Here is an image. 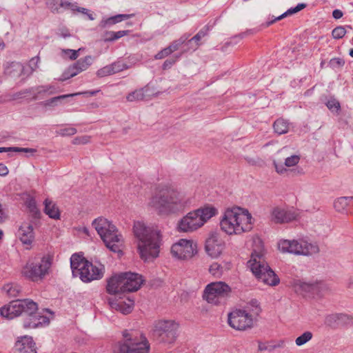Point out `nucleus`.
Returning a JSON list of instances; mask_svg holds the SVG:
<instances>
[{
	"label": "nucleus",
	"mask_w": 353,
	"mask_h": 353,
	"mask_svg": "<svg viewBox=\"0 0 353 353\" xmlns=\"http://www.w3.org/2000/svg\"><path fill=\"white\" fill-rule=\"evenodd\" d=\"M191 204V199L172 186L159 188L150 199L148 205L160 216L183 212Z\"/></svg>",
	"instance_id": "f257e3e1"
},
{
	"label": "nucleus",
	"mask_w": 353,
	"mask_h": 353,
	"mask_svg": "<svg viewBox=\"0 0 353 353\" xmlns=\"http://www.w3.org/2000/svg\"><path fill=\"white\" fill-rule=\"evenodd\" d=\"M133 232L141 259L149 262L157 258L161 244V231L145 225L143 222L137 221L133 225Z\"/></svg>",
	"instance_id": "f03ea898"
},
{
	"label": "nucleus",
	"mask_w": 353,
	"mask_h": 353,
	"mask_svg": "<svg viewBox=\"0 0 353 353\" xmlns=\"http://www.w3.org/2000/svg\"><path fill=\"white\" fill-rule=\"evenodd\" d=\"M252 219L251 214L246 209L228 208L220 220L221 229L228 235H239L252 229Z\"/></svg>",
	"instance_id": "7ed1b4c3"
},
{
	"label": "nucleus",
	"mask_w": 353,
	"mask_h": 353,
	"mask_svg": "<svg viewBox=\"0 0 353 353\" xmlns=\"http://www.w3.org/2000/svg\"><path fill=\"white\" fill-rule=\"evenodd\" d=\"M105 246L114 252H120L123 245V238L117 227L103 217L95 219L92 223Z\"/></svg>",
	"instance_id": "20e7f679"
},
{
	"label": "nucleus",
	"mask_w": 353,
	"mask_h": 353,
	"mask_svg": "<svg viewBox=\"0 0 353 353\" xmlns=\"http://www.w3.org/2000/svg\"><path fill=\"white\" fill-rule=\"evenodd\" d=\"M216 213L217 210L210 205L191 211L178 221L176 230L179 232H193L201 228Z\"/></svg>",
	"instance_id": "39448f33"
},
{
	"label": "nucleus",
	"mask_w": 353,
	"mask_h": 353,
	"mask_svg": "<svg viewBox=\"0 0 353 353\" xmlns=\"http://www.w3.org/2000/svg\"><path fill=\"white\" fill-rule=\"evenodd\" d=\"M70 267L72 275L75 277H79L85 283L101 279L105 272V268L103 265H93L82 255L77 253L73 254L70 257Z\"/></svg>",
	"instance_id": "423d86ee"
},
{
	"label": "nucleus",
	"mask_w": 353,
	"mask_h": 353,
	"mask_svg": "<svg viewBox=\"0 0 353 353\" xmlns=\"http://www.w3.org/2000/svg\"><path fill=\"white\" fill-rule=\"evenodd\" d=\"M248 263L259 281L270 286H275L279 283V278L264 261L261 250H254Z\"/></svg>",
	"instance_id": "0eeeda50"
},
{
	"label": "nucleus",
	"mask_w": 353,
	"mask_h": 353,
	"mask_svg": "<svg viewBox=\"0 0 353 353\" xmlns=\"http://www.w3.org/2000/svg\"><path fill=\"white\" fill-rule=\"evenodd\" d=\"M123 336V341L119 345L118 353H148L149 342L140 331L125 330Z\"/></svg>",
	"instance_id": "6e6552de"
},
{
	"label": "nucleus",
	"mask_w": 353,
	"mask_h": 353,
	"mask_svg": "<svg viewBox=\"0 0 353 353\" xmlns=\"http://www.w3.org/2000/svg\"><path fill=\"white\" fill-rule=\"evenodd\" d=\"M52 263V258L49 255L29 261L23 267L22 274L32 281L41 280L49 273Z\"/></svg>",
	"instance_id": "1a4fd4ad"
},
{
	"label": "nucleus",
	"mask_w": 353,
	"mask_h": 353,
	"mask_svg": "<svg viewBox=\"0 0 353 353\" xmlns=\"http://www.w3.org/2000/svg\"><path fill=\"white\" fill-rule=\"evenodd\" d=\"M278 248L283 253L288 252L295 255L308 256L316 254L319 251L316 244L308 243L303 239H282L279 241Z\"/></svg>",
	"instance_id": "9d476101"
},
{
	"label": "nucleus",
	"mask_w": 353,
	"mask_h": 353,
	"mask_svg": "<svg viewBox=\"0 0 353 353\" xmlns=\"http://www.w3.org/2000/svg\"><path fill=\"white\" fill-rule=\"evenodd\" d=\"M231 293L232 289L227 283L216 281L206 285L203 296L208 303L217 305L225 303Z\"/></svg>",
	"instance_id": "9b49d317"
},
{
	"label": "nucleus",
	"mask_w": 353,
	"mask_h": 353,
	"mask_svg": "<svg viewBox=\"0 0 353 353\" xmlns=\"http://www.w3.org/2000/svg\"><path fill=\"white\" fill-rule=\"evenodd\" d=\"M179 325L174 321L159 320L154 323L153 335L160 342L172 344L178 336Z\"/></svg>",
	"instance_id": "f8f14e48"
},
{
	"label": "nucleus",
	"mask_w": 353,
	"mask_h": 353,
	"mask_svg": "<svg viewBox=\"0 0 353 353\" xmlns=\"http://www.w3.org/2000/svg\"><path fill=\"white\" fill-rule=\"evenodd\" d=\"M37 310V304L33 301L30 299H17L0 308V314L8 319H12L23 313L32 314Z\"/></svg>",
	"instance_id": "ddd939ff"
},
{
	"label": "nucleus",
	"mask_w": 353,
	"mask_h": 353,
	"mask_svg": "<svg viewBox=\"0 0 353 353\" xmlns=\"http://www.w3.org/2000/svg\"><path fill=\"white\" fill-rule=\"evenodd\" d=\"M171 253L179 259H189L197 253V245L192 240L181 239L172 245Z\"/></svg>",
	"instance_id": "4468645a"
},
{
	"label": "nucleus",
	"mask_w": 353,
	"mask_h": 353,
	"mask_svg": "<svg viewBox=\"0 0 353 353\" xmlns=\"http://www.w3.org/2000/svg\"><path fill=\"white\" fill-rule=\"evenodd\" d=\"M228 323L230 327L237 330H245L253 327V318L243 310H235L228 314Z\"/></svg>",
	"instance_id": "2eb2a0df"
},
{
	"label": "nucleus",
	"mask_w": 353,
	"mask_h": 353,
	"mask_svg": "<svg viewBox=\"0 0 353 353\" xmlns=\"http://www.w3.org/2000/svg\"><path fill=\"white\" fill-rule=\"evenodd\" d=\"M225 248V243L221 234L216 231L210 232L205 244V250L208 255L212 258H218Z\"/></svg>",
	"instance_id": "dca6fc26"
},
{
	"label": "nucleus",
	"mask_w": 353,
	"mask_h": 353,
	"mask_svg": "<svg viewBox=\"0 0 353 353\" xmlns=\"http://www.w3.org/2000/svg\"><path fill=\"white\" fill-rule=\"evenodd\" d=\"M124 291H137L143 283L141 275L130 272H123Z\"/></svg>",
	"instance_id": "f3484780"
},
{
	"label": "nucleus",
	"mask_w": 353,
	"mask_h": 353,
	"mask_svg": "<svg viewBox=\"0 0 353 353\" xmlns=\"http://www.w3.org/2000/svg\"><path fill=\"white\" fill-rule=\"evenodd\" d=\"M14 347L18 353H37L36 344L31 336L19 338Z\"/></svg>",
	"instance_id": "a211bd4d"
},
{
	"label": "nucleus",
	"mask_w": 353,
	"mask_h": 353,
	"mask_svg": "<svg viewBox=\"0 0 353 353\" xmlns=\"http://www.w3.org/2000/svg\"><path fill=\"white\" fill-rule=\"evenodd\" d=\"M109 304L110 307L116 310L123 314H130L134 305V301L130 298H127L126 299H118L114 300H109Z\"/></svg>",
	"instance_id": "6ab92c4d"
},
{
	"label": "nucleus",
	"mask_w": 353,
	"mask_h": 353,
	"mask_svg": "<svg viewBox=\"0 0 353 353\" xmlns=\"http://www.w3.org/2000/svg\"><path fill=\"white\" fill-rule=\"evenodd\" d=\"M123 274H116L110 277L107 281L106 290L109 294H115L120 292H125L123 288Z\"/></svg>",
	"instance_id": "aec40b11"
},
{
	"label": "nucleus",
	"mask_w": 353,
	"mask_h": 353,
	"mask_svg": "<svg viewBox=\"0 0 353 353\" xmlns=\"http://www.w3.org/2000/svg\"><path fill=\"white\" fill-rule=\"evenodd\" d=\"M272 218L275 223H283L295 219L296 214L291 211L277 207L273 209L272 212Z\"/></svg>",
	"instance_id": "412c9836"
},
{
	"label": "nucleus",
	"mask_w": 353,
	"mask_h": 353,
	"mask_svg": "<svg viewBox=\"0 0 353 353\" xmlns=\"http://www.w3.org/2000/svg\"><path fill=\"white\" fill-rule=\"evenodd\" d=\"M19 235L23 244L30 245L34 238L32 225L30 223H23L19 228Z\"/></svg>",
	"instance_id": "4be33fe9"
},
{
	"label": "nucleus",
	"mask_w": 353,
	"mask_h": 353,
	"mask_svg": "<svg viewBox=\"0 0 353 353\" xmlns=\"http://www.w3.org/2000/svg\"><path fill=\"white\" fill-rule=\"evenodd\" d=\"M300 161V156L296 154L291 155L290 157H286L285 159L284 165L282 163H277L274 161L273 164L275 170L278 174H283L287 172L285 167H292L299 163Z\"/></svg>",
	"instance_id": "5701e85b"
},
{
	"label": "nucleus",
	"mask_w": 353,
	"mask_h": 353,
	"mask_svg": "<svg viewBox=\"0 0 353 353\" xmlns=\"http://www.w3.org/2000/svg\"><path fill=\"white\" fill-rule=\"evenodd\" d=\"M134 16V14H119L107 19H103L101 21L99 27L101 28H108L121 21L127 20Z\"/></svg>",
	"instance_id": "b1692460"
},
{
	"label": "nucleus",
	"mask_w": 353,
	"mask_h": 353,
	"mask_svg": "<svg viewBox=\"0 0 353 353\" xmlns=\"http://www.w3.org/2000/svg\"><path fill=\"white\" fill-rule=\"evenodd\" d=\"M94 61V58L90 56H85L83 58H81L77 61L75 63L72 64L70 66L72 68V70L76 72V74L85 71L87 69L89 68V67L92 64Z\"/></svg>",
	"instance_id": "393cba45"
},
{
	"label": "nucleus",
	"mask_w": 353,
	"mask_h": 353,
	"mask_svg": "<svg viewBox=\"0 0 353 353\" xmlns=\"http://www.w3.org/2000/svg\"><path fill=\"white\" fill-rule=\"evenodd\" d=\"M43 204L45 205L44 212L48 216L53 219H60V212L57 205L51 200L46 199Z\"/></svg>",
	"instance_id": "a878e982"
},
{
	"label": "nucleus",
	"mask_w": 353,
	"mask_h": 353,
	"mask_svg": "<svg viewBox=\"0 0 353 353\" xmlns=\"http://www.w3.org/2000/svg\"><path fill=\"white\" fill-rule=\"evenodd\" d=\"M41 321L39 320L38 312H33L32 314H27V318L23 321V327L26 329L37 328L41 327Z\"/></svg>",
	"instance_id": "bb28decb"
},
{
	"label": "nucleus",
	"mask_w": 353,
	"mask_h": 353,
	"mask_svg": "<svg viewBox=\"0 0 353 353\" xmlns=\"http://www.w3.org/2000/svg\"><path fill=\"white\" fill-rule=\"evenodd\" d=\"M208 32V28L205 26L203 28H202L201 30H200L199 31V32L195 36H194L192 39H190L189 40L188 39L187 44L190 45V48L193 50H196L197 48L200 46L199 41H201V39L202 38H203L204 37H205L207 35Z\"/></svg>",
	"instance_id": "cd10ccee"
},
{
	"label": "nucleus",
	"mask_w": 353,
	"mask_h": 353,
	"mask_svg": "<svg viewBox=\"0 0 353 353\" xmlns=\"http://www.w3.org/2000/svg\"><path fill=\"white\" fill-rule=\"evenodd\" d=\"M81 93H73V94H63L60 95L57 97H52L50 99H48L43 102V104L46 107H55L58 105L61 104L62 101L65 99H67L68 97H72L74 96H77L80 94Z\"/></svg>",
	"instance_id": "c85d7f7f"
},
{
	"label": "nucleus",
	"mask_w": 353,
	"mask_h": 353,
	"mask_svg": "<svg viewBox=\"0 0 353 353\" xmlns=\"http://www.w3.org/2000/svg\"><path fill=\"white\" fill-rule=\"evenodd\" d=\"M352 196H342L336 199L334 202V208L338 212H343L346 208L351 205Z\"/></svg>",
	"instance_id": "c756f323"
},
{
	"label": "nucleus",
	"mask_w": 353,
	"mask_h": 353,
	"mask_svg": "<svg viewBox=\"0 0 353 353\" xmlns=\"http://www.w3.org/2000/svg\"><path fill=\"white\" fill-rule=\"evenodd\" d=\"M129 30H119L117 32L107 31L104 33L103 40L106 42L114 41L129 34Z\"/></svg>",
	"instance_id": "7c9ffc66"
},
{
	"label": "nucleus",
	"mask_w": 353,
	"mask_h": 353,
	"mask_svg": "<svg viewBox=\"0 0 353 353\" xmlns=\"http://www.w3.org/2000/svg\"><path fill=\"white\" fill-rule=\"evenodd\" d=\"M34 90L37 94H48L52 95L60 92L59 88L52 84L39 85L36 87Z\"/></svg>",
	"instance_id": "2f4dec72"
},
{
	"label": "nucleus",
	"mask_w": 353,
	"mask_h": 353,
	"mask_svg": "<svg viewBox=\"0 0 353 353\" xmlns=\"http://www.w3.org/2000/svg\"><path fill=\"white\" fill-rule=\"evenodd\" d=\"M316 288L314 284L305 283L301 281H297L294 283L295 291L300 294L311 292Z\"/></svg>",
	"instance_id": "473e14b6"
},
{
	"label": "nucleus",
	"mask_w": 353,
	"mask_h": 353,
	"mask_svg": "<svg viewBox=\"0 0 353 353\" xmlns=\"http://www.w3.org/2000/svg\"><path fill=\"white\" fill-rule=\"evenodd\" d=\"M243 311L248 312L253 318V319L258 316L261 312L259 303L256 300H252L245 307Z\"/></svg>",
	"instance_id": "72a5a7b5"
},
{
	"label": "nucleus",
	"mask_w": 353,
	"mask_h": 353,
	"mask_svg": "<svg viewBox=\"0 0 353 353\" xmlns=\"http://www.w3.org/2000/svg\"><path fill=\"white\" fill-rule=\"evenodd\" d=\"M61 6L62 7V11L70 10L71 11H77L83 14H87L88 11L86 8L79 7L77 2H72L68 0H63Z\"/></svg>",
	"instance_id": "f704fd0d"
},
{
	"label": "nucleus",
	"mask_w": 353,
	"mask_h": 353,
	"mask_svg": "<svg viewBox=\"0 0 353 353\" xmlns=\"http://www.w3.org/2000/svg\"><path fill=\"white\" fill-rule=\"evenodd\" d=\"M273 127L276 133L283 134L288 132L289 124L286 121L279 119L274 122Z\"/></svg>",
	"instance_id": "c9c22d12"
},
{
	"label": "nucleus",
	"mask_w": 353,
	"mask_h": 353,
	"mask_svg": "<svg viewBox=\"0 0 353 353\" xmlns=\"http://www.w3.org/2000/svg\"><path fill=\"white\" fill-rule=\"evenodd\" d=\"M63 0H46V5L47 8L53 13L62 12L61 4Z\"/></svg>",
	"instance_id": "e433bc0d"
},
{
	"label": "nucleus",
	"mask_w": 353,
	"mask_h": 353,
	"mask_svg": "<svg viewBox=\"0 0 353 353\" xmlns=\"http://www.w3.org/2000/svg\"><path fill=\"white\" fill-rule=\"evenodd\" d=\"M28 152L34 154L37 152L36 149L29 148H19V147H9V148H0V152Z\"/></svg>",
	"instance_id": "4c0bfd02"
},
{
	"label": "nucleus",
	"mask_w": 353,
	"mask_h": 353,
	"mask_svg": "<svg viewBox=\"0 0 353 353\" xmlns=\"http://www.w3.org/2000/svg\"><path fill=\"white\" fill-rule=\"evenodd\" d=\"M209 272L214 276L220 278L224 272V268L217 262H214L210 265Z\"/></svg>",
	"instance_id": "58836bf2"
},
{
	"label": "nucleus",
	"mask_w": 353,
	"mask_h": 353,
	"mask_svg": "<svg viewBox=\"0 0 353 353\" xmlns=\"http://www.w3.org/2000/svg\"><path fill=\"white\" fill-rule=\"evenodd\" d=\"M188 35L183 34L179 39L174 41L168 48L172 53L179 50V48L188 41Z\"/></svg>",
	"instance_id": "ea45409f"
},
{
	"label": "nucleus",
	"mask_w": 353,
	"mask_h": 353,
	"mask_svg": "<svg viewBox=\"0 0 353 353\" xmlns=\"http://www.w3.org/2000/svg\"><path fill=\"white\" fill-rule=\"evenodd\" d=\"M144 92L143 89L136 90L132 92H130L127 97L126 99L128 101H141L144 99Z\"/></svg>",
	"instance_id": "a19ab883"
},
{
	"label": "nucleus",
	"mask_w": 353,
	"mask_h": 353,
	"mask_svg": "<svg viewBox=\"0 0 353 353\" xmlns=\"http://www.w3.org/2000/svg\"><path fill=\"white\" fill-rule=\"evenodd\" d=\"M313 334L310 331L303 332L301 336H298L295 340L297 346H301L312 339Z\"/></svg>",
	"instance_id": "79ce46f5"
},
{
	"label": "nucleus",
	"mask_w": 353,
	"mask_h": 353,
	"mask_svg": "<svg viewBox=\"0 0 353 353\" xmlns=\"http://www.w3.org/2000/svg\"><path fill=\"white\" fill-rule=\"evenodd\" d=\"M327 108L332 112L338 113L341 109V105L338 100L330 97L325 103Z\"/></svg>",
	"instance_id": "37998d69"
},
{
	"label": "nucleus",
	"mask_w": 353,
	"mask_h": 353,
	"mask_svg": "<svg viewBox=\"0 0 353 353\" xmlns=\"http://www.w3.org/2000/svg\"><path fill=\"white\" fill-rule=\"evenodd\" d=\"M81 49L79 48L77 50L71 49H62L61 55L63 57H68L70 60H75L79 57V52Z\"/></svg>",
	"instance_id": "c03bdc74"
},
{
	"label": "nucleus",
	"mask_w": 353,
	"mask_h": 353,
	"mask_svg": "<svg viewBox=\"0 0 353 353\" xmlns=\"http://www.w3.org/2000/svg\"><path fill=\"white\" fill-rule=\"evenodd\" d=\"M110 65L112 70V74H115L129 68V66L122 61H116Z\"/></svg>",
	"instance_id": "a18cd8bd"
},
{
	"label": "nucleus",
	"mask_w": 353,
	"mask_h": 353,
	"mask_svg": "<svg viewBox=\"0 0 353 353\" xmlns=\"http://www.w3.org/2000/svg\"><path fill=\"white\" fill-rule=\"evenodd\" d=\"M3 289L5 291H6L7 294L12 297L17 296L20 292V289L17 285H14L12 284H8L5 285Z\"/></svg>",
	"instance_id": "49530a36"
},
{
	"label": "nucleus",
	"mask_w": 353,
	"mask_h": 353,
	"mask_svg": "<svg viewBox=\"0 0 353 353\" xmlns=\"http://www.w3.org/2000/svg\"><path fill=\"white\" fill-rule=\"evenodd\" d=\"M77 76L76 72L73 70H72L71 66L70 65L61 74V76L57 79L59 81H64L70 78Z\"/></svg>",
	"instance_id": "de8ad7c7"
},
{
	"label": "nucleus",
	"mask_w": 353,
	"mask_h": 353,
	"mask_svg": "<svg viewBox=\"0 0 353 353\" xmlns=\"http://www.w3.org/2000/svg\"><path fill=\"white\" fill-rule=\"evenodd\" d=\"M77 129L73 127H66L59 129L56 132L60 136L65 137L74 135L77 133Z\"/></svg>",
	"instance_id": "09e8293b"
},
{
	"label": "nucleus",
	"mask_w": 353,
	"mask_h": 353,
	"mask_svg": "<svg viewBox=\"0 0 353 353\" xmlns=\"http://www.w3.org/2000/svg\"><path fill=\"white\" fill-rule=\"evenodd\" d=\"M345 33L346 30L344 27L338 26L332 30V35L334 39H339L343 38L345 36Z\"/></svg>",
	"instance_id": "8fccbe9b"
},
{
	"label": "nucleus",
	"mask_w": 353,
	"mask_h": 353,
	"mask_svg": "<svg viewBox=\"0 0 353 353\" xmlns=\"http://www.w3.org/2000/svg\"><path fill=\"white\" fill-rule=\"evenodd\" d=\"M111 74H112V70L111 69L110 65H106V66L99 69L97 72V75L99 77H104L109 76Z\"/></svg>",
	"instance_id": "3c124183"
},
{
	"label": "nucleus",
	"mask_w": 353,
	"mask_h": 353,
	"mask_svg": "<svg viewBox=\"0 0 353 353\" xmlns=\"http://www.w3.org/2000/svg\"><path fill=\"white\" fill-rule=\"evenodd\" d=\"M40 58L38 56L32 57L29 61V67L30 68V73L32 74L39 68Z\"/></svg>",
	"instance_id": "603ef678"
},
{
	"label": "nucleus",
	"mask_w": 353,
	"mask_h": 353,
	"mask_svg": "<svg viewBox=\"0 0 353 353\" xmlns=\"http://www.w3.org/2000/svg\"><path fill=\"white\" fill-rule=\"evenodd\" d=\"M296 12H296V10L295 7L294 8H291L289 10H288L285 12H284L283 14H282L280 16H279L276 18H275L273 21H271L268 22V25L269 26V25L273 23L276 21L281 20L283 18H284L285 17H287L288 15H290V14H294V13H296Z\"/></svg>",
	"instance_id": "864d4df0"
},
{
	"label": "nucleus",
	"mask_w": 353,
	"mask_h": 353,
	"mask_svg": "<svg viewBox=\"0 0 353 353\" xmlns=\"http://www.w3.org/2000/svg\"><path fill=\"white\" fill-rule=\"evenodd\" d=\"M345 62L341 58H333L330 61V65L332 68H341L344 65Z\"/></svg>",
	"instance_id": "5fc2aeb1"
},
{
	"label": "nucleus",
	"mask_w": 353,
	"mask_h": 353,
	"mask_svg": "<svg viewBox=\"0 0 353 353\" xmlns=\"http://www.w3.org/2000/svg\"><path fill=\"white\" fill-rule=\"evenodd\" d=\"M325 322L327 325H332L333 323H339V314L329 315L325 319Z\"/></svg>",
	"instance_id": "6e6d98bb"
},
{
	"label": "nucleus",
	"mask_w": 353,
	"mask_h": 353,
	"mask_svg": "<svg viewBox=\"0 0 353 353\" xmlns=\"http://www.w3.org/2000/svg\"><path fill=\"white\" fill-rule=\"evenodd\" d=\"M339 323L350 324L353 323L352 317L345 314H339Z\"/></svg>",
	"instance_id": "4d7b16f0"
},
{
	"label": "nucleus",
	"mask_w": 353,
	"mask_h": 353,
	"mask_svg": "<svg viewBox=\"0 0 353 353\" xmlns=\"http://www.w3.org/2000/svg\"><path fill=\"white\" fill-rule=\"evenodd\" d=\"M172 52H170V50L167 47L164 49L159 51L155 56V59H162L168 55H170Z\"/></svg>",
	"instance_id": "13d9d810"
},
{
	"label": "nucleus",
	"mask_w": 353,
	"mask_h": 353,
	"mask_svg": "<svg viewBox=\"0 0 353 353\" xmlns=\"http://www.w3.org/2000/svg\"><path fill=\"white\" fill-rule=\"evenodd\" d=\"M27 206L32 212H33L34 214H37L39 212V210L37 208L36 201L34 199H29L27 201Z\"/></svg>",
	"instance_id": "bf43d9fd"
},
{
	"label": "nucleus",
	"mask_w": 353,
	"mask_h": 353,
	"mask_svg": "<svg viewBox=\"0 0 353 353\" xmlns=\"http://www.w3.org/2000/svg\"><path fill=\"white\" fill-rule=\"evenodd\" d=\"M179 57L178 56L175 59L172 58V59H167L166 61H165L162 65L163 69L167 70L168 68H170L175 63V62L176 61V60Z\"/></svg>",
	"instance_id": "052dcab7"
},
{
	"label": "nucleus",
	"mask_w": 353,
	"mask_h": 353,
	"mask_svg": "<svg viewBox=\"0 0 353 353\" xmlns=\"http://www.w3.org/2000/svg\"><path fill=\"white\" fill-rule=\"evenodd\" d=\"M284 345V341H279L274 344H268V346L265 348V350H268L269 351H272L276 348L283 347Z\"/></svg>",
	"instance_id": "680f3d73"
},
{
	"label": "nucleus",
	"mask_w": 353,
	"mask_h": 353,
	"mask_svg": "<svg viewBox=\"0 0 353 353\" xmlns=\"http://www.w3.org/2000/svg\"><path fill=\"white\" fill-rule=\"evenodd\" d=\"M89 141V137L86 136L78 137L73 139V144H85Z\"/></svg>",
	"instance_id": "e2e57ef3"
},
{
	"label": "nucleus",
	"mask_w": 353,
	"mask_h": 353,
	"mask_svg": "<svg viewBox=\"0 0 353 353\" xmlns=\"http://www.w3.org/2000/svg\"><path fill=\"white\" fill-rule=\"evenodd\" d=\"M39 320L41 321V325H47L50 323V319L46 316L41 315L40 313H38Z\"/></svg>",
	"instance_id": "0e129e2a"
},
{
	"label": "nucleus",
	"mask_w": 353,
	"mask_h": 353,
	"mask_svg": "<svg viewBox=\"0 0 353 353\" xmlns=\"http://www.w3.org/2000/svg\"><path fill=\"white\" fill-rule=\"evenodd\" d=\"M8 172L9 170L7 166L3 163H0V175L2 176H5L8 175Z\"/></svg>",
	"instance_id": "69168bd1"
},
{
	"label": "nucleus",
	"mask_w": 353,
	"mask_h": 353,
	"mask_svg": "<svg viewBox=\"0 0 353 353\" xmlns=\"http://www.w3.org/2000/svg\"><path fill=\"white\" fill-rule=\"evenodd\" d=\"M332 17L336 19H339L343 17L341 10L336 9L332 12Z\"/></svg>",
	"instance_id": "338daca9"
},
{
	"label": "nucleus",
	"mask_w": 353,
	"mask_h": 353,
	"mask_svg": "<svg viewBox=\"0 0 353 353\" xmlns=\"http://www.w3.org/2000/svg\"><path fill=\"white\" fill-rule=\"evenodd\" d=\"M59 31H60L59 34L62 37L66 38V37H70V34L69 31L67 29H65V28L60 29Z\"/></svg>",
	"instance_id": "774afa93"
}]
</instances>
